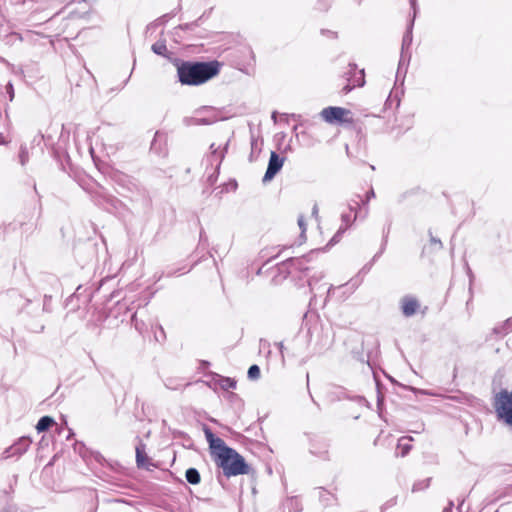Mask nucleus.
Here are the masks:
<instances>
[{"label": "nucleus", "mask_w": 512, "mask_h": 512, "mask_svg": "<svg viewBox=\"0 0 512 512\" xmlns=\"http://www.w3.org/2000/svg\"><path fill=\"white\" fill-rule=\"evenodd\" d=\"M358 74H359V77H357L355 79V81L352 85L348 83L343 87L342 91L345 94L349 93L354 87H356V86L362 87L365 84L364 70H360Z\"/></svg>", "instance_id": "17"}, {"label": "nucleus", "mask_w": 512, "mask_h": 512, "mask_svg": "<svg viewBox=\"0 0 512 512\" xmlns=\"http://www.w3.org/2000/svg\"><path fill=\"white\" fill-rule=\"evenodd\" d=\"M453 506V502L449 503V507L444 510V512H451V507Z\"/></svg>", "instance_id": "39"}, {"label": "nucleus", "mask_w": 512, "mask_h": 512, "mask_svg": "<svg viewBox=\"0 0 512 512\" xmlns=\"http://www.w3.org/2000/svg\"><path fill=\"white\" fill-rule=\"evenodd\" d=\"M492 332L499 337H503L512 332V317L506 319L501 325L495 326Z\"/></svg>", "instance_id": "13"}, {"label": "nucleus", "mask_w": 512, "mask_h": 512, "mask_svg": "<svg viewBox=\"0 0 512 512\" xmlns=\"http://www.w3.org/2000/svg\"><path fill=\"white\" fill-rule=\"evenodd\" d=\"M411 4H412V8H413V10H414V14H415V13H416V10H415V3H414V2H412Z\"/></svg>", "instance_id": "43"}, {"label": "nucleus", "mask_w": 512, "mask_h": 512, "mask_svg": "<svg viewBox=\"0 0 512 512\" xmlns=\"http://www.w3.org/2000/svg\"><path fill=\"white\" fill-rule=\"evenodd\" d=\"M132 321L135 323V328L139 331V332H142V328H143V322H138L137 318H136V314H133L132 316Z\"/></svg>", "instance_id": "30"}, {"label": "nucleus", "mask_w": 512, "mask_h": 512, "mask_svg": "<svg viewBox=\"0 0 512 512\" xmlns=\"http://www.w3.org/2000/svg\"><path fill=\"white\" fill-rule=\"evenodd\" d=\"M164 386L169 390H181L190 385L185 383L182 378L179 377H167L163 380Z\"/></svg>", "instance_id": "12"}, {"label": "nucleus", "mask_w": 512, "mask_h": 512, "mask_svg": "<svg viewBox=\"0 0 512 512\" xmlns=\"http://www.w3.org/2000/svg\"><path fill=\"white\" fill-rule=\"evenodd\" d=\"M53 424H55V421L50 416H43L39 419L36 429L38 432H44L47 431Z\"/></svg>", "instance_id": "16"}, {"label": "nucleus", "mask_w": 512, "mask_h": 512, "mask_svg": "<svg viewBox=\"0 0 512 512\" xmlns=\"http://www.w3.org/2000/svg\"><path fill=\"white\" fill-rule=\"evenodd\" d=\"M495 412L499 421L512 429V392L502 390L495 398Z\"/></svg>", "instance_id": "3"}, {"label": "nucleus", "mask_w": 512, "mask_h": 512, "mask_svg": "<svg viewBox=\"0 0 512 512\" xmlns=\"http://www.w3.org/2000/svg\"><path fill=\"white\" fill-rule=\"evenodd\" d=\"M298 225H299V227H300V229H301V231H302V234H304V233H305V231H306V224H305V222H304V218H303V216H300V217L298 218Z\"/></svg>", "instance_id": "31"}, {"label": "nucleus", "mask_w": 512, "mask_h": 512, "mask_svg": "<svg viewBox=\"0 0 512 512\" xmlns=\"http://www.w3.org/2000/svg\"><path fill=\"white\" fill-rule=\"evenodd\" d=\"M220 387L224 390L235 389L236 381L229 377H222L219 381Z\"/></svg>", "instance_id": "21"}, {"label": "nucleus", "mask_w": 512, "mask_h": 512, "mask_svg": "<svg viewBox=\"0 0 512 512\" xmlns=\"http://www.w3.org/2000/svg\"><path fill=\"white\" fill-rule=\"evenodd\" d=\"M204 434L208 443H211V441L217 437L209 428L204 429Z\"/></svg>", "instance_id": "26"}, {"label": "nucleus", "mask_w": 512, "mask_h": 512, "mask_svg": "<svg viewBox=\"0 0 512 512\" xmlns=\"http://www.w3.org/2000/svg\"><path fill=\"white\" fill-rule=\"evenodd\" d=\"M318 497H319V501L324 505V506H330L332 505L334 502H336V497L334 494H332L331 492L325 490L324 488H318Z\"/></svg>", "instance_id": "14"}, {"label": "nucleus", "mask_w": 512, "mask_h": 512, "mask_svg": "<svg viewBox=\"0 0 512 512\" xmlns=\"http://www.w3.org/2000/svg\"><path fill=\"white\" fill-rule=\"evenodd\" d=\"M216 462L227 477L248 474L250 471L244 457L233 448L228 449L225 455Z\"/></svg>", "instance_id": "2"}, {"label": "nucleus", "mask_w": 512, "mask_h": 512, "mask_svg": "<svg viewBox=\"0 0 512 512\" xmlns=\"http://www.w3.org/2000/svg\"><path fill=\"white\" fill-rule=\"evenodd\" d=\"M272 118H273L274 121H276V112H273Z\"/></svg>", "instance_id": "42"}, {"label": "nucleus", "mask_w": 512, "mask_h": 512, "mask_svg": "<svg viewBox=\"0 0 512 512\" xmlns=\"http://www.w3.org/2000/svg\"><path fill=\"white\" fill-rule=\"evenodd\" d=\"M159 333H161V336L164 339L165 338V333H164V329L161 326H159Z\"/></svg>", "instance_id": "38"}, {"label": "nucleus", "mask_w": 512, "mask_h": 512, "mask_svg": "<svg viewBox=\"0 0 512 512\" xmlns=\"http://www.w3.org/2000/svg\"><path fill=\"white\" fill-rule=\"evenodd\" d=\"M342 286H343V285H339L337 288H342ZM329 288H330V289H333V288H335V287H334L333 285H331Z\"/></svg>", "instance_id": "44"}, {"label": "nucleus", "mask_w": 512, "mask_h": 512, "mask_svg": "<svg viewBox=\"0 0 512 512\" xmlns=\"http://www.w3.org/2000/svg\"><path fill=\"white\" fill-rule=\"evenodd\" d=\"M136 464L138 468H145L147 470H150V467L154 466L151 459L145 452V444L141 441L136 446Z\"/></svg>", "instance_id": "9"}, {"label": "nucleus", "mask_w": 512, "mask_h": 512, "mask_svg": "<svg viewBox=\"0 0 512 512\" xmlns=\"http://www.w3.org/2000/svg\"><path fill=\"white\" fill-rule=\"evenodd\" d=\"M284 164V158L280 157L276 152L270 154L267 170L262 179L264 183L271 181L275 175L281 170Z\"/></svg>", "instance_id": "8"}, {"label": "nucleus", "mask_w": 512, "mask_h": 512, "mask_svg": "<svg viewBox=\"0 0 512 512\" xmlns=\"http://www.w3.org/2000/svg\"><path fill=\"white\" fill-rule=\"evenodd\" d=\"M42 141H44L46 145H53V142H52L50 136H45V135L39 134V135H36L33 139V143L36 145H40Z\"/></svg>", "instance_id": "23"}, {"label": "nucleus", "mask_w": 512, "mask_h": 512, "mask_svg": "<svg viewBox=\"0 0 512 512\" xmlns=\"http://www.w3.org/2000/svg\"><path fill=\"white\" fill-rule=\"evenodd\" d=\"M341 219H342V222L344 223V225H342L341 227H346V229H347L351 223L350 215L342 214Z\"/></svg>", "instance_id": "29"}, {"label": "nucleus", "mask_w": 512, "mask_h": 512, "mask_svg": "<svg viewBox=\"0 0 512 512\" xmlns=\"http://www.w3.org/2000/svg\"><path fill=\"white\" fill-rule=\"evenodd\" d=\"M247 376L250 380H257L260 377V368L258 365H251L248 369Z\"/></svg>", "instance_id": "22"}, {"label": "nucleus", "mask_w": 512, "mask_h": 512, "mask_svg": "<svg viewBox=\"0 0 512 512\" xmlns=\"http://www.w3.org/2000/svg\"><path fill=\"white\" fill-rule=\"evenodd\" d=\"M375 197V192L373 189H370L367 193H366V202L365 204L372 198Z\"/></svg>", "instance_id": "33"}, {"label": "nucleus", "mask_w": 512, "mask_h": 512, "mask_svg": "<svg viewBox=\"0 0 512 512\" xmlns=\"http://www.w3.org/2000/svg\"><path fill=\"white\" fill-rule=\"evenodd\" d=\"M185 478L192 485H197L201 481L200 473L196 468H188L185 472Z\"/></svg>", "instance_id": "15"}, {"label": "nucleus", "mask_w": 512, "mask_h": 512, "mask_svg": "<svg viewBox=\"0 0 512 512\" xmlns=\"http://www.w3.org/2000/svg\"><path fill=\"white\" fill-rule=\"evenodd\" d=\"M346 231V227H339L338 231L335 233V235L331 238L328 245H334L340 241L341 236Z\"/></svg>", "instance_id": "25"}, {"label": "nucleus", "mask_w": 512, "mask_h": 512, "mask_svg": "<svg viewBox=\"0 0 512 512\" xmlns=\"http://www.w3.org/2000/svg\"><path fill=\"white\" fill-rule=\"evenodd\" d=\"M420 307V304L418 300L411 296H406L402 300V312L406 317L413 316L418 308Z\"/></svg>", "instance_id": "10"}, {"label": "nucleus", "mask_w": 512, "mask_h": 512, "mask_svg": "<svg viewBox=\"0 0 512 512\" xmlns=\"http://www.w3.org/2000/svg\"><path fill=\"white\" fill-rule=\"evenodd\" d=\"M29 156H28V149L26 146H21L20 153H19V160L22 166H24L28 162Z\"/></svg>", "instance_id": "24"}, {"label": "nucleus", "mask_w": 512, "mask_h": 512, "mask_svg": "<svg viewBox=\"0 0 512 512\" xmlns=\"http://www.w3.org/2000/svg\"><path fill=\"white\" fill-rule=\"evenodd\" d=\"M209 447L212 453L216 454L217 460L221 459L228 449H231V447H228L224 440L219 437L212 440L211 443H209Z\"/></svg>", "instance_id": "11"}, {"label": "nucleus", "mask_w": 512, "mask_h": 512, "mask_svg": "<svg viewBox=\"0 0 512 512\" xmlns=\"http://www.w3.org/2000/svg\"><path fill=\"white\" fill-rule=\"evenodd\" d=\"M414 19L411 20L407 31L405 32L403 39H402V48H401V58L398 65L397 75H399L402 72V69L405 66V62H409L410 60V53L407 52L409 47L412 44V28H413Z\"/></svg>", "instance_id": "6"}, {"label": "nucleus", "mask_w": 512, "mask_h": 512, "mask_svg": "<svg viewBox=\"0 0 512 512\" xmlns=\"http://www.w3.org/2000/svg\"><path fill=\"white\" fill-rule=\"evenodd\" d=\"M189 24H185L184 26H181L182 29H188L189 28Z\"/></svg>", "instance_id": "41"}, {"label": "nucleus", "mask_w": 512, "mask_h": 512, "mask_svg": "<svg viewBox=\"0 0 512 512\" xmlns=\"http://www.w3.org/2000/svg\"><path fill=\"white\" fill-rule=\"evenodd\" d=\"M318 211H319V209H318V205H317V204H314V206H313V208H312V215H313L314 217H316V218L318 217Z\"/></svg>", "instance_id": "35"}, {"label": "nucleus", "mask_w": 512, "mask_h": 512, "mask_svg": "<svg viewBox=\"0 0 512 512\" xmlns=\"http://www.w3.org/2000/svg\"><path fill=\"white\" fill-rule=\"evenodd\" d=\"M430 240H431V243L438 244V245H439V248H442V242H441L439 239H437V238H435V237L431 236V239H430Z\"/></svg>", "instance_id": "34"}, {"label": "nucleus", "mask_w": 512, "mask_h": 512, "mask_svg": "<svg viewBox=\"0 0 512 512\" xmlns=\"http://www.w3.org/2000/svg\"><path fill=\"white\" fill-rule=\"evenodd\" d=\"M151 49L157 55H160L163 57H168V49L166 46V42L164 40H159V41L155 42L152 45Z\"/></svg>", "instance_id": "18"}, {"label": "nucleus", "mask_w": 512, "mask_h": 512, "mask_svg": "<svg viewBox=\"0 0 512 512\" xmlns=\"http://www.w3.org/2000/svg\"><path fill=\"white\" fill-rule=\"evenodd\" d=\"M220 71V63L216 60L209 62L183 61L177 67L178 79L182 85H201Z\"/></svg>", "instance_id": "1"}, {"label": "nucleus", "mask_w": 512, "mask_h": 512, "mask_svg": "<svg viewBox=\"0 0 512 512\" xmlns=\"http://www.w3.org/2000/svg\"><path fill=\"white\" fill-rule=\"evenodd\" d=\"M155 339H156L157 341H160V340H159V337H158V335H157V334H155Z\"/></svg>", "instance_id": "45"}, {"label": "nucleus", "mask_w": 512, "mask_h": 512, "mask_svg": "<svg viewBox=\"0 0 512 512\" xmlns=\"http://www.w3.org/2000/svg\"><path fill=\"white\" fill-rule=\"evenodd\" d=\"M407 440L410 441V440H412V438L405 436V437H401L398 441V448L402 449L401 456L407 455L411 449V445L409 443L405 442Z\"/></svg>", "instance_id": "19"}, {"label": "nucleus", "mask_w": 512, "mask_h": 512, "mask_svg": "<svg viewBox=\"0 0 512 512\" xmlns=\"http://www.w3.org/2000/svg\"><path fill=\"white\" fill-rule=\"evenodd\" d=\"M31 442L32 441L29 437H21L20 439H18L17 442H15L13 445L4 450V452L2 453V459H8L14 456H21L28 450Z\"/></svg>", "instance_id": "7"}, {"label": "nucleus", "mask_w": 512, "mask_h": 512, "mask_svg": "<svg viewBox=\"0 0 512 512\" xmlns=\"http://www.w3.org/2000/svg\"><path fill=\"white\" fill-rule=\"evenodd\" d=\"M351 71H354L356 69V64H350Z\"/></svg>", "instance_id": "40"}, {"label": "nucleus", "mask_w": 512, "mask_h": 512, "mask_svg": "<svg viewBox=\"0 0 512 512\" xmlns=\"http://www.w3.org/2000/svg\"><path fill=\"white\" fill-rule=\"evenodd\" d=\"M278 348H279V351L281 353V356H282V360H284V350L286 349L283 342H278L275 344Z\"/></svg>", "instance_id": "32"}, {"label": "nucleus", "mask_w": 512, "mask_h": 512, "mask_svg": "<svg viewBox=\"0 0 512 512\" xmlns=\"http://www.w3.org/2000/svg\"><path fill=\"white\" fill-rule=\"evenodd\" d=\"M351 112L342 107L329 106L324 108L320 115L322 118L330 124L334 123H352V118H347V115H350Z\"/></svg>", "instance_id": "5"}, {"label": "nucleus", "mask_w": 512, "mask_h": 512, "mask_svg": "<svg viewBox=\"0 0 512 512\" xmlns=\"http://www.w3.org/2000/svg\"><path fill=\"white\" fill-rule=\"evenodd\" d=\"M92 295L87 290H75L65 300V308L68 313L85 310L91 301Z\"/></svg>", "instance_id": "4"}, {"label": "nucleus", "mask_w": 512, "mask_h": 512, "mask_svg": "<svg viewBox=\"0 0 512 512\" xmlns=\"http://www.w3.org/2000/svg\"><path fill=\"white\" fill-rule=\"evenodd\" d=\"M283 280H286V276L282 274H278L273 277L274 285H283Z\"/></svg>", "instance_id": "28"}, {"label": "nucleus", "mask_w": 512, "mask_h": 512, "mask_svg": "<svg viewBox=\"0 0 512 512\" xmlns=\"http://www.w3.org/2000/svg\"><path fill=\"white\" fill-rule=\"evenodd\" d=\"M348 284H351L352 286H358V285H360V282H359L358 278H356V279H351L350 282L346 283L345 285H348Z\"/></svg>", "instance_id": "37"}, {"label": "nucleus", "mask_w": 512, "mask_h": 512, "mask_svg": "<svg viewBox=\"0 0 512 512\" xmlns=\"http://www.w3.org/2000/svg\"><path fill=\"white\" fill-rule=\"evenodd\" d=\"M227 148H228V142L225 144L224 150H223V151L219 154V156H218V154H217V150H218V148H215V145H214V144H212V145L210 146V149L212 150V155H211L212 161H214V160H218V165H217V167H218V166L220 165V163L222 162V160H223V158H224V154H225V152H226Z\"/></svg>", "instance_id": "20"}, {"label": "nucleus", "mask_w": 512, "mask_h": 512, "mask_svg": "<svg viewBox=\"0 0 512 512\" xmlns=\"http://www.w3.org/2000/svg\"><path fill=\"white\" fill-rule=\"evenodd\" d=\"M6 92L9 95V100L12 101L14 98V88H13V84L11 82H9L6 85Z\"/></svg>", "instance_id": "27"}, {"label": "nucleus", "mask_w": 512, "mask_h": 512, "mask_svg": "<svg viewBox=\"0 0 512 512\" xmlns=\"http://www.w3.org/2000/svg\"><path fill=\"white\" fill-rule=\"evenodd\" d=\"M114 279H115V277H111V278H107V279H102L101 282H100L99 288H101L103 285L107 284V282L113 281Z\"/></svg>", "instance_id": "36"}]
</instances>
